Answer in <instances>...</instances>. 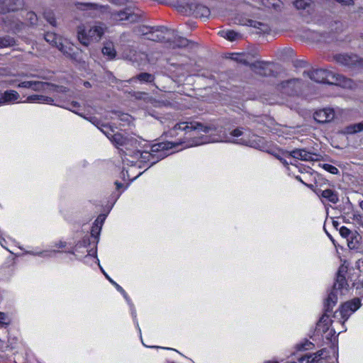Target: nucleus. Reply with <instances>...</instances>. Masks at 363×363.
I'll return each mask as SVG.
<instances>
[{
    "mask_svg": "<svg viewBox=\"0 0 363 363\" xmlns=\"http://www.w3.org/2000/svg\"><path fill=\"white\" fill-rule=\"evenodd\" d=\"M63 86H58L55 84L38 82V81H32L31 83V89L35 91H45V92H54V91H64Z\"/></svg>",
    "mask_w": 363,
    "mask_h": 363,
    "instance_id": "obj_11",
    "label": "nucleus"
},
{
    "mask_svg": "<svg viewBox=\"0 0 363 363\" xmlns=\"http://www.w3.org/2000/svg\"><path fill=\"white\" fill-rule=\"evenodd\" d=\"M177 6L182 12L193 15L196 18L206 19L211 14L210 9L208 7L197 4L194 0H178Z\"/></svg>",
    "mask_w": 363,
    "mask_h": 363,
    "instance_id": "obj_6",
    "label": "nucleus"
},
{
    "mask_svg": "<svg viewBox=\"0 0 363 363\" xmlns=\"http://www.w3.org/2000/svg\"><path fill=\"white\" fill-rule=\"evenodd\" d=\"M32 81H25L19 83L18 87L31 89Z\"/></svg>",
    "mask_w": 363,
    "mask_h": 363,
    "instance_id": "obj_41",
    "label": "nucleus"
},
{
    "mask_svg": "<svg viewBox=\"0 0 363 363\" xmlns=\"http://www.w3.org/2000/svg\"><path fill=\"white\" fill-rule=\"evenodd\" d=\"M296 179L298 181H299V182H301V183H303V184H304L305 185H306L307 186H308L310 189H313V190L314 189H313V185H312V184H310V185H309V184H305V183L302 181V179H301V177H299V176H296Z\"/></svg>",
    "mask_w": 363,
    "mask_h": 363,
    "instance_id": "obj_47",
    "label": "nucleus"
},
{
    "mask_svg": "<svg viewBox=\"0 0 363 363\" xmlns=\"http://www.w3.org/2000/svg\"><path fill=\"white\" fill-rule=\"evenodd\" d=\"M334 58L337 63L347 67H352L359 63V57L356 55L339 54Z\"/></svg>",
    "mask_w": 363,
    "mask_h": 363,
    "instance_id": "obj_15",
    "label": "nucleus"
},
{
    "mask_svg": "<svg viewBox=\"0 0 363 363\" xmlns=\"http://www.w3.org/2000/svg\"><path fill=\"white\" fill-rule=\"evenodd\" d=\"M275 155V157H276L277 159H279L280 161H282V158H281L279 155Z\"/></svg>",
    "mask_w": 363,
    "mask_h": 363,
    "instance_id": "obj_55",
    "label": "nucleus"
},
{
    "mask_svg": "<svg viewBox=\"0 0 363 363\" xmlns=\"http://www.w3.org/2000/svg\"><path fill=\"white\" fill-rule=\"evenodd\" d=\"M289 156L303 161H316L318 155L313 154L305 149H295L289 153Z\"/></svg>",
    "mask_w": 363,
    "mask_h": 363,
    "instance_id": "obj_13",
    "label": "nucleus"
},
{
    "mask_svg": "<svg viewBox=\"0 0 363 363\" xmlns=\"http://www.w3.org/2000/svg\"><path fill=\"white\" fill-rule=\"evenodd\" d=\"M44 18L45 20L52 26H56V21L54 16V13L50 11H45L43 13Z\"/></svg>",
    "mask_w": 363,
    "mask_h": 363,
    "instance_id": "obj_31",
    "label": "nucleus"
},
{
    "mask_svg": "<svg viewBox=\"0 0 363 363\" xmlns=\"http://www.w3.org/2000/svg\"><path fill=\"white\" fill-rule=\"evenodd\" d=\"M184 131L185 133H189L191 131H200L206 133L215 130L214 127L211 125H204L203 124L196 121H184L174 125V128L169 130V135L174 136L177 134V130Z\"/></svg>",
    "mask_w": 363,
    "mask_h": 363,
    "instance_id": "obj_7",
    "label": "nucleus"
},
{
    "mask_svg": "<svg viewBox=\"0 0 363 363\" xmlns=\"http://www.w3.org/2000/svg\"><path fill=\"white\" fill-rule=\"evenodd\" d=\"M16 45V40L13 38L6 35L0 37V48L12 47Z\"/></svg>",
    "mask_w": 363,
    "mask_h": 363,
    "instance_id": "obj_25",
    "label": "nucleus"
},
{
    "mask_svg": "<svg viewBox=\"0 0 363 363\" xmlns=\"http://www.w3.org/2000/svg\"><path fill=\"white\" fill-rule=\"evenodd\" d=\"M45 40L52 46L57 48L59 50H63L64 45L61 42V38L55 33L48 32L45 33Z\"/></svg>",
    "mask_w": 363,
    "mask_h": 363,
    "instance_id": "obj_21",
    "label": "nucleus"
},
{
    "mask_svg": "<svg viewBox=\"0 0 363 363\" xmlns=\"http://www.w3.org/2000/svg\"><path fill=\"white\" fill-rule=\"evenodd\" d=\"M146 39L155 42L163 43L169 48H186L194 44L185 38L178 36L175 30L165 27H152L150 34Z\"/></svg>",
    "mask_w": 363,
    "mask_h": 363,
    "instance_id": "obj_2",
    "label": "nucleus"
},
{
    "mask_svg": "<svg viewBox=\"0 0 363 363\" xmlns=\"http://www.w3.org/2000/svg\"><path fill=\"white\" fill-rule=\"evenodd\" d=\"M347 272V268L341 266L337 273L335 282L333 284V289L328 294L324 303L325 313L317 323V330L325 333L328 330L330 323V314L335 306L338 296L345 294L347 291L348 284L345 279V274Z\"/></svg>",
    "mask_w": 363,
    "mask_h": 363,
    "instance_id": "obj_1",
    "label": "nucleus"
},
{
    "mask_svg": "<svg viewBox=\"0 0 363 363\" xmlns=\"http://www.w3.org/2000/svg\"><path fill=\"white\" fill-rule=\"evenodd\" d=\"M26 101L28 103H42L52 104L54 101V99L47 96L35 94L28 96Z\"/></svg>",
    "mask_w": 363,
    "mask_h": 363,
    "instance_id": "obj_22",
    "label": "nucleus"
},
{
    "mask_svg": "<svg viewBox=\"0 0 363 363\" xmlns=\"http://www.w3.org/2000/svg\"><path fill=\"white\" fill-rule=\"evenodd\" d=\"M298 363H318V360H316V357L313 355H311L310 354H306L300 357L298 359Z\"/></svg>",
    "mask_w": 363,
    "mask_h": 363,
    "instance_id": "obj_30",
    "label": "nucleus"
},
{
    "mask_svg": "<svg viewBox=\"0 0 363 363\" xmlns=\"http://www.w3.org/2000/svg\"><path fill=\"white\" fill-rule=\"evenodd\" d=\"M33 255H34V253H33ZM35 255H40V256L50 255V254H48V253L44 252H38V253H35Z\"/></svg>",
    "mask_w": 363,
    "mask_h": 363,
    "instance_id": "obj_50",
    "label": "nucleus"
},
{
    "mask_svg": "<svg viewBox=\"0 0 363 363\" xmlns=\"http://www.w3.org/2000/svg\"><path fill=\"white\" fill-rule=\"evenodd\" d=\"M6 104L5 97L4 93L0 94V106Z\"/></svg>",
    "mask_w": 363,
    "mask_h": 363,
    "instance_id": "obj_49",
    "label": "nucleus"
},
{
    "mask_svg": "<svg viewBox=\"0 0 363 363\" xmlns=\"http://www.w3.org/2000/svg\"><path fill=\"white\" fill-rule=\"evenodd\" d=\"M252 69L261 76H270L272 74L273 71L269 68V63L256 61L254 63L250 65Z\"/></svg>",
    "mask_w": 363,
    "mask_h": 363,
    "instance_id": "obj_17",
    "label": "nucleus"
},
{
    "mask_svg": "<svg viewBox=\"0 0 363 363\" xmlns=\"http://www.w3.org/2000/svg\"><path fill=\"white\" fill-rule=\"evenodd\" d=\"M363 131V122L350 125L346 128V133L348 134H354Z\"/></svg>",
    "mask_w": 363,
    "mask_h": 363,
    "instance_id": "obj_27",
    "label": "nucleus"
},
{
    "mask_svg": "<svg viewBox=\"0 0 363 363\" xmlns=\"http://www.w3.org/2000/svg\"><path fill=\"white\" fill-rule=\"evenodd\" d=\"M236 60L237 61H240V62L245 64V65H248V62L245 60H243L242 58H236Z\"/></svg>",
    "mask_w": 363,
    "mask_h": 363,
    "instance_id": "obj_51",
    "label": "nucleus"
},
{
    "mask_svg": "<svg viewBox=\"0 0 363 363\" xmlns=\"http://www.w3.org/2000/svg\"><path fill=\"white\" fill-rule=\"evenodd\" d=\"M359 225L363 228V220L362 221V223H359Z\"/></svg>",
    "mask_w": 363,
    "mask_h": 363,
    "instance_id": "obj_60",
    "label": "nucleus"
},
{
    "mask_svg": "<svg viewBox=\"0 0 363 363\" xmlns=\"http://www.w3.org/2000/svg\"><path fill=\"white\" fill-rule=\"evenodd\" d=\"M123 57L130 61L135 66L145 65L149 62L147 55L145 52L133 49H130L124 52Z\"/></svg>",
    "mask_w": 363,
    "mask_h": 363,
    "instance_id": "obj_10",
    "label": "nucleus"
},
{
    "mask_svg": "<svg viewBox=\"0 0 363 363\" xmlns=\"http://www.w3.org/2000/svg\"><path fill=\"white\" fill-rule=\"evenodd\" d=\"M340 234L342 237L347 238L351 234V231L345 226H342L340 229Z\"/></svg>",
    "mask_w": 363,
    "mask_h": 363,
    "instance_id": "obj_39",
    "label": "nucleus"
},
{
    "mask_svg": "<svg viewBox=\"0 0 363 363\" xmlns=\"http://www.w3.org/2000/svg\"><path fill=\"white\" fill-rule=\"evenodd\" d=\"M65 55L70 57L72 59H76L77 54L75 52H72V49L70 48H67V46L64 45L63 50H60Z\"/></svg>",
    "mask_w": 363,
    "mask_h": 363,
    "instance_id": "obj_38",
    "label": "nucleus"
},
{
    "mask_svg": "<svg viewBox=\"0 0 363 363\" xmlns=\"http://www.w3.org/2000/svg\"><path fill=\"white\" fill-rule=\"evenodd\" d=\"M130 118V116L128 114L123 113L121 115V120L124 121H128Z\"/></svg>",
    "mask_w": 363,
    "mask_h": 363,
    "instance_id": "obj_48",
    "label": "nucleus"
},
{
    "mask_svg": "<svg viewBox=\"0 0 363 363\" xmlns=\"http://www.w3.org/2000/svg\"><path fill=\"white\" fill-rule=\"evenodd\" d=\"M2 241H5V240H4V239H2V240L0 241V244L1 245V246H3V247H4V245H3L4 242H2Z\"/></svg>",
    "mask_w": 363,
    "mask_h": 363,
    "instance_id": "obj_57",
    "label": "nucleus"
},
{
    "mask_svg": "<svg viewBox=\"0 0 363 363\" xmlns=\"http://www.w3.org/2000/svg\"><path fill=\"white\" fill-rule=\"evenodd\" d=\"M294 6L298 10H306L313 4L312 0H296L294 1Z\"/></svg>",
    "mask_w": 363,
    "mask_h": 363,
    "instance_id": "obj_26",
    "label": "nucleus"
},
{
    "mask_svg": "<svg viewBox=\"0 0 363 363\" xmlns=\"http://www.w3.org/2000/svg\"><path fill=\"white\" fill-rule=\"evenodd\" d=\"M219 33L220 36L226 38L230 41H235L242 38V35L240 33L235 32L232 30H222Z\"/></svg>",
    "mask_w": 363,
    "mask_h": 363,
    "instance_id": "obj_23",
    "label": "nucleus"
},
{
    "mask_svg": "<svg viewBox=\"0 0 363 363\" xmlns=\"http://www.w3.org/2000/svg\"><path fill=\"white\" fill-rule=\"evenodd\" d=\"M242 130L241 128H235L230 133V135L225 134L224 132L223 134H219L216 137L210 139L208 141H203L201 143H195V145H198L199 144L206 143L207 142L211 143H217V142H225V143H233L240 145H244L247 146H250L256 149H259L262 147V139L259 137H255L254 139H245L240 138L239 140H232L231 137H240L242 135Z\"/></svg>",
    "mask_w": 363,
    "mask_h": 363,
    "instance_id": "obj_3",
    "label": "nucleus"
},
{
    "mask_svg": "<svg viewBox=\"0 0 363 363\" xmlns=\"http://www.w3.org/2000/svg\"><path fill=\"white\" fill-rule=\"evenodd\" d=\"M134 79H138L140 82L151 83L154 82L155 77L153 74L147 72H141L135 77H133L130 81H133Z\"/></svg>",
    "mask_w": 363,
    "mask_h": 363,
    "instance_id": "obj_24",
    "label": "nucleus"
},
{
    "mask_svg": "<svg viewBox=\"0 0 363 363\" xmlns=\"http://www.w3.org/2000/svg\"><path fill=\"white\" fill-rule=\"evenodd\" d=\"M333 224L335 226H337L338 225L337 222H334Z\"/></svg>",
    "mask_w": 363,
    "mask_h": 363,
    "instance_id": "obj_59",
    "label": "nucleus"
},
{
    "mask_svg": "<svg viewBox=\"0 0 363 363\" xmlns=\"http://www.w3.org/2000/svg\"><path fill=\"white\" fill-rule=\"evenodd\" d=\"M360 207L363 209V201L360 203Z\"/></svg>",
    "mask_w": 363,
    "mask_h": 363,
    "instance_id": "obj_58",
    "label": "nucleus"
},
{
    "mask_svg": "<svg viewBox=\"0 0 363 363\" xmlns=\"http://www.w3.org/2000/svg\"><path fill=\"white\" fill-rule=\"evenodd\" d=\"M172 147V143H159L153 145L151 147L150 151H144L136 152L137 155H139L143 162H150L151 165L155 162L166 157L168 155L167 151Z\"/></svg>",
    "mask_w": 363,
    "mask_h": 363,
    "instance_id": "obj_4",
    "label": "nucleus"
},
{
    "mask_svg": "<svg viewBox=\"0 0 363 363\" xmlns=\"http://www.w3.org/2000/svg\"><path fill=\"white\" fill-rule=\"evenodd\" d=\"M101 272H103V273L104 274V275H105V274H106L105 273V272L104 271V269H101Z\"/></svg>",
    "mask_w": 363,
    "mask_h": 363,
    "instance_id": "obj_61",
    "label": "nucleus"
},
{
    "mask_svg": "<svg viewBox=\"0 0 363 363\" xmlns=\"http://www.w3.org/2000/svg\"><path fill=\"white\" fill-rule=\"evenodd\" d=\"M89 121L94 124L109 140H111L112 135L114 134V130L111 125L101 123L95 117H91Z\"/></svg>",
    "mask_w": 363,
    "mask_h": 363,
    "instance_id": "obj_20",
    "label": "nucleus"
},
{
    "mask_svg": "<svg viewBox=\"0 0 363 363\" xmlns=\"http://www.w3.org/2000/svg\"><path fill=\"white\" fill-rule=\"evenodd\" d=\"M352 219L358 224L362 223V221L363 220L362 216L359 214H353Z\"/></svg>",
    "mask_w": 363,
    "mask_h": 363,
    "instance_id": "obj_45",
    "label": "nucleus"
},
{
    "mask_svg": "<svg viewBox=\"0 0 363 363\" xmlns=\"http://www.w3.org/2000/svg\"><path fill=\"white\" fill-rule=\"evenodd\" d=\"M115 184H116V187H117L118 189H119L120 188H121L123 186V184L120 183L118 182H116Z\"/></svg>",
    "mask_w": 363,
    "mask_h": 363,
    "instance_id": "obj_52",
    "label": "nucleus"
},
{
    "mask_svg": "<svg viewBox=\"0 0 363 363\" xmlns=\"http://www.w3.org/2000/svg\"><path fill=\"white\" fill-rule=\"evenodd\" d=\"M151 29H152V27L140 26L136 28L135 32L139 35H145V36L147 37L150 34Z\"/></svg>",
    "mask_w": 363,
    "mask_h": 363,
    "instance_id": "obj_33",
    "label": "nucleus"
},
{
    "mask_svg": "<svg viewBox=\"0 0 363 363\" xmlns=\"http://www.w3.org/2000/svg\"><path fill=\"white\" fill-rule=\"evenodd\" d=\"M102 222L103 221L101 220L100 223V226H99V220L98 219L96 220L95 225L91 228V235L92 236L97 237L99 235V232L101 228Z\"/></svg>",
    "mask_w": 363,
    "mask_h": 363,
    "instance_id": "obj_37",
    "label": "nucleus"
},
{
    "mask_svg": "<svg viewBox=\"0 0 363 363\" xmlns=\"http://www.w3.org/2000/svg\"><path fill=\"white\" fill-rule=\"evenodd\" d=\"M112 18L115 21H128L130 22H135L138 20V16L130 9L113 13Z\"/></svg>",
    "mask_w": 363,
    "mask_h": 363,
    "instance_id": "obj_18",
    "label": "nucleus"
},
{
    "mask_svg": "<svg viewBox=\"0 0 363 363\" xmlns=\"http://www.w3.org/2000/svg\"><path fill=\"white\" fill-rule=\"evenodd\" d=\"M265 363H278L277 361H267Z\"/></svg>",
    "mask_w": 363,
    "mask_h": 363,
    "instance_id": "obj_56",
    "label": "nucleus"
},
{
    "mask_svg": "<svg viewBox=\"0 0 363 363\" xmlns=\"http://www.w3.org/2000/svg\"><path fill=\"white\" fill-rule=\"evenodd\" d=\"M284 165H287L288 164V162L282 158V161H281Z\"/></svg>",
    "mask_w": 363,
    "mask_h": 363,
    "instance_id": "obj_54",
    "label": "nucleus"
},
{
    "mask_svg": "<svg viewBox=\"0 0 363 363\" xmlns=\"http://www.w3.org/2000/svg\"><path fill=\"white\" fill-rule=\"evenodd\" d=\"M313 191L318 196L325 199L326 201H330L334 204L339 201L338 194L334 190L330 189L322 190L320 188H315L313 189Z\"/></svg>",
    "mask_w": 363,
    "mask_h": 363,
    "instance_id": "obj_16",
    "label": "nucleus"
},
{
    "mask_svg": "<svg viewBox=\"0 0 363 363\" xmlns=\"http://www.w3.org/2000/svg\"><path fill=\"white\" fill-rule=\"evenodd\" d=\"M102 53L104 55L108 57L109 59H113L116 56V52L112 45H106L102 48Z\"/></svg>",
    "mask_w": 363,
    "mask_h": 363,
    "instance_id": "obj_28",
    "label": "nucleus"
},
{
    "mask_svg": "<svg viewBox=\"0 0 363 363\" xmlns=\"http://www.w3.org/2000/svg\"><path fill=\"white\" fill-rule=\"evenodd\" d=\"M7 316L4 313L0 312V324L6 325L7 322Z\"/></svg>",
    "mask_w": 363,
    "mask_h": 363,
    "instance_id": "obj_43",
    "label": "nucleus"
},
{
    "mask_svg": "<svg viewBox=\"0 0 363 363\" xmlns=\"http://www.w3.org/2000/svg\"><path fill=\"white\" fill-rule=\"evenodd\" d=\"M252 26L263 33H267L270 30V28L267 24L261 22L255 21Z\"/></svg>",
    "mask_w": 363,
    "mask_h": 363,
    "instance_id": "obj_34",
    "label": "nucleus"
},
{
    "mask_svg": "<svg viewBox=\"0 0 363 363\" xmlns=\"http://www.w3.org/2000/svg\"><path fill=\"white\" fill-rule=\"evenodd\" d=\"M4 95L5 97L6 103L16 101L19 98L18 93L14 90L6 91L4 93Z\"/></svg>",
    "mask_w": 363,
    "mask_h": 363,
    "instance_id": "obj_29",
    "label": "nucleus"
},
{
    "mask_svg": "<svg viewBox=\"0 0 363 363\" xmlns=\"http://www.w3.org/2000/svg\"><path fill=\"white\" fill-rule=\"evenodd\" d=\"M361 306V302L359 298H354L350 301H347L343 303L339 311H337L334 313V317H337L338 314L343 319L342 323H344L351 315L352 313L355 312Z\"/></svg>",
    "mask_w": 363,
    "mask_h": 363,
    "instance_id": "obj_9",
    "label": "nucleus"
},
{
    "mask_svg": "<svg viewBox=\"0 0 363 363\" xmlns=\"http://www.w3.org/2000/svg\"><path fill=\"white\" fill-rule=\"evenodd\" d=\"M72 108H68L69 110L73 111L74 113H77V111L72 108H76L79 107V104L77 101H72L71 104Z\"/></svg>",
    "mask_w": 363,
    "mask_h": 363,
    "instance_id": "obj_46",
    "label": "nucleus"
},
{
    "mask_svg": "<svg viewBox=\"0 0 363 363\" xmlns=\"http://www.w3.org/2000/svg\"><path fill=\"white\" fill-rule=\"evenodd\" d=\"M313 118L319 123H328L334 119L335 111L330 108L320 109L314 113Z\"/></svg>",
    "mask_w": 363,
    "mask_h": 363,
    "instance_id": "obj_12",
    "label": "nucleus"
},
{
    "mask_svg": "<svg viewBox=\"0 0 363 363\" xmlns=\"http://www.w3.org/2000/svg\"><path fill=\"white\" fill-rule=\"evenodd\" d=\"M84 85L86 86V87H90L91 86V84L89 82H85L84 83Z\"/></svg>",
    "mask_w": 363,
    "mask_h": 363,
    "instance_id": "obj_53",
    "label": "nucleus"
},
{
    "mask_svg": "<svg viewBox=\"0 0 363 363\" xmlns=\"http://www.w3.org/2000/svg\"><path fill=\"white\" fill-rule=\"evenodd\" d=\"M77 38L84 46H88L91 42L101 40L104 33V28L101 25H95L89 29L84 25H79L77 28Z\"/></svg>",
    "mask_w": 363,
    "mask_h": 363,
    "instance_id": "obj_5",
    "label": "nucleus"
},
{
    "mask_svg": "<svg viewBox=\"0 0 363 363\" xmlns=\"http://www.w3.org/2000/svg\"><path fill=\"white\" fill-rule=\"evenodd\" d=\"M311 79L318 83L337 84L343 77L333 72L323 69H317L308 72Z\"/></svg>",
    "mask_w": 363,
    "mask_h": 363,
    "instance_id": "obj_8",
    "label": "nucleus"
},
{
    "mask_svg": "<svg viewBox=\"0 0 363 363\" xmlns=\"http://www.w3.org/2000/svg\"><path fill=\"white\" fill-rule=\"evenodd\" d=\"M342 6H351L354 4L353 0H335Z\"/></svg>",
    "mask_w": 363,
    "mask_h": 363,
    "instance_id": "obj_42",
    "label": "nucleus"
},
{
    "mask_svg": "<svg viewBox=\"0 0 363 363\" xmlns=\"http://www.w3.org/2000/svg\"><path fill=\"white\" fill-rule=\"evenodd\" d=\"M28 18L30 20V23L34 25L37 22V16L33 12L28 13Z\"/></svg>",
    "mask_w": 363,
    "mask_h": 363,
    "instance_id": "obj_40",
    "label": "nucleus"
},
{
    "mask_svg": "<svg viewBox=\"0 0 363 363\" xmlns=\"http://www.w3.org/2000/svg\"><path fill=\"white\" fill-rule=\"evenodd\" d=\"M322 167H323V168L325 171H327V172H330V173H331L333 174H339L338 169L336 167L333 166V165H331V164H323Z\"/></svg>",
    "mask_w": 363,
    "mask_h": 363,
    "instance_id": "obj_36",
    "label": "nucleus"
},
{
    "mask_svg": "<svg viewBox=\"0 0 363 363\" xmlns=\"http://www.w3.org/2000/svg\"><path fill=\"white\" fill-rule=\"evenodd\" d=\"M323 352H324V350H321L318 351L315 353H313V354H310L311 355H313V357L315 356L316 357V360H318V362L320 361V359L322 358Z\"/></svg>",
    "mask_w": 363,
    "mask_h": 363,
    "instance_id": "obj_44",
    "label": "nucleus"
},
{
    "mask_svg": "<svg viewBox=\"0 0 363 363\" xmlns=\"http://www.w3.org/2000/svg\"><path fill=\"white\" fill-rule=\"evenodd\" d=\"M110 140L116 147H119L120 146L126 147L128 145H133L137 143V140L135 139L124 136L120 133H114Z\"/></svg>",
    "mask_w": 363,
    "mask_h": 363,
    "instance_id": "obj_14",
    "label": "nucleus"
},
{
    "mask_svg": "<svg viewBox=\"0 0 363 363\" xmlns=\"http://www.w3.org/2000/svg\"><path fill=\"white\" fill-rule=\"evenodd\" d=\"M313 344L308 340H306L304 342L301 343L297 345L298 350H301V351L311 350L313 348Z\"/></svg>",
    "mask_w": 363,
    "mask_h": 363,
    "instance_id": "obj_35",
    "label": "nucleus"
},
{
    "mask_svg": "<svg viewBox=\"0 0 363 363\" xmlns=\"http://www.w3.org/2000/svg\"><path fill=\"white\" fill-rule=\"evenodd\" d=\"M105 276L108 279V281L116 287L117 291L121 293L126 300H128V296L125 290L119 284L111 279L108 274H105Z\"/></svg>",
    "mask_w": 363,
    "mask_h": 363,
    "instance_id": "obj_32",
    "label": "nucleus"
},
{
    "mask_svg": "<svg viewBox=\"0 0 363 363\" xmlns=\"http://www.w3.org/2000/svg\"><path fill=\"white\" fill-rule=\"evenodd\" d=\"M298 83L299 80L298 79H291L284 81L279 84V89L286 94H294L296 91V86Z\"/></svg>",
    "mask_w": 363,
    "mask_h": 363,
    "instance_id": "obj_19",
    "label": "nucleus"
}]
</instances>
